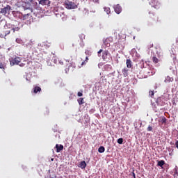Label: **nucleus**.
<instances>
[{"label": "nucleus", "instance_id": "1", "mask_svg": "<svg viewBox=\"0 0 178 178\" xmlns=\"http://www.w3.org/2000/svg\"><path fill=\"white\" fill-rule=\"evenodd\" d=\"M148 17L150 22V26H159L161 24V19L154 13L149 12Z\"/></svg>", "mask_w": 178, "mask_h": 178}, {"label": "nucleus", "instance_id": "2", "mask_svg": "<svg viewBox=\"0 0 178 178\" xmlns=\"http://www.w3.org/2000/svg\"><path fill=\"white\" fill-rule=\"evenodd\" d=\"M20 62H22V58L17 56L10 60V66H15V65H19L21 67H24V66H26V63H27L26 60H24V63H20Z\"/></svg>", "mask_w": 178, "mask_h": 178}, {"label": "nucleus", "instance_id": "3", "mask_svg": "<svg viewBox=\"0 0 178 178\" xmlns=\"http://www.w3.org/2000/svg\"><path fill=\"white\" fill-rule=\"evenodd\" d=\"M64 6L66 9H77V5L73 1L65 0L64 2Z\"/></svg>", "mask_w": 178, "mask_h": 178}, {"label": "nucleus", "instance_id": "4", "mask_svg": "<svg viewBox=\"0 0 178 178\" xmlns=\"http://www.w3.org/2000/svg\"><path fill=\"white\" fill-rule=\"evenodd\" d=\"M157 106H165L166 104V99L163 97H158L156 100Z\"/></svg>", "mask_w": 178, "mask_h": 178}, {"label": "nucleus", "instance_id": "5", "mask_svg": "<svg viewBox=\"0 0 178 178\" xmlns=\"http://www.w3.org/2000/svg\"><path fill=\"white\" fill-rule=\"evenodd\" d=\"M10 10H12V7H10L9 5H7L6 7L1 8L0 13L2 15H10Z\"/></svg>", "mask_w": 178, "mask_h": 178}, {"label": "nucleus", "instance_id": "6", "mask_svg": "<svg viewBox=\"0 0 178 178\" xmlns=\"http://www.w3.org/2000/svg\"><path fill=\"white\" fill-rule=\"evenodd\" d=\"M74 70V65L72 63H68L65 66V72H73Z\"/></svg>", "mask_w": 178, "mask_h": 178}, {"label": "nucleus", "instance_id": "7", "mask_svg": "<svg viewBox=\"0 0 178 178\" xmlns=\"http://www.w3.org/2000/svg\"><path fill=\"white\" fill-rule=\"evenodd\" d=\"M113 8H114L115 13H117L118 15H119L120 13H122V6H120V5L117 4L113 6Z\"/></svg>", "mask_w": 178, "mask_h": 178}, {"label": "nucleus", "instance_id": "8", "mask_svg": "<svg viewBox=\"0 0 178 178\" xmlns=\"http://www.w3.org/2000/svg\"><path fill=\"white\" fill-rule=\"evenodd\" d=\"M108 55H109V51L108 50H105L102 56L103 60H108Z\"/></svg>", "mask_w": 178, "mask_h": 178}, {"label": "nucleus", "instance_id": "9", "mask_svg": "<svg viewBox=\"0 0 178 178\" xmlns=\"http://www.w3.org/2000/svg\"><path fill=\"white\" fill-rule=\"evenodd\" d=\"M40 5H42V6L45 5H49L51 3V1L49 0H40L39 1Z\"/></svg>", "mask_w": 178, "mask_h": 178}, {"label": "nucleus", "instance_id": "10", "mask_svg": "<svg viewBox=\"0 0 178 178\" xmlns=\"http://www.w3.org/2000/svg\"><path fill=\"white\" fill-rule=\"evenodd\" d=\"M79 168H81V169H86V167L87 166V163L85 161H81L80 163L78 165Z\"/></svg>", "mask_w": 178, "mask_h": 178}, {"label": "nucleus", "instance_id": "11", "mask_svg": "<svg viewBox=\"0 0 178 178\" xmlns=\"http://www.w3.org/2000/svg\"><path fill=\"white\" fill-rule=\"evenodd\" d=\"M56 152H60V151H63V145H56Z\"/></svg>", "mask_w": 178, "mask_h": 178}, {"label": "nucleus", "instance_id": "12", "mask_svg": "<svg viewBox=\"0 0 178 178\" xmlns=\"http://www.w3.org/2000/svg\"><path fill=\"white\" fill-rule=\"evenodd\" d=\"M104 45L106 48H109V47H111V43L109 42V39H106L104 40Z\"/></svg>", "mask_w": 178, "mask_h": 178}, {"label": "nucleus", "instance_id": "13", "mask_svg": "<svg viewBox=\"0 0 178 178\" xmlns=\"http://www.w3.org/2000/svg\"><path fill=\"white\" fill-rule=\"evenodd\" d=\"M122 72L124 77H127V76H129V70H127V68L122 69Z\"/></svg>", "mask_w": 178, "mask_h": 178}, {"label": "nucleus", "instance_id": "14", "mask_svg": "<svg viewBox=\"0 0 178 178\" xmlns=\"http://www.w3.org/2000/svg\"><path fill=\"white\" fill-rule=\"evenodd\" d=\"M166 163L165 161H158L157 166H160V168H163V165H165Z\"/></svg>", "mask_w": 178, "mask_h": 178}, {"label": "nucleus", "instance_id": "15", "mask_svg": "<svg viewBox=\"0 0 178 178\" xmlns=\"http://www.w3.org/2000/svg\"><path fill=\"white\" fill-rule=\"evenodd\" d=\"M126 65L128 69H131V66H133V65L131 64V60L130 59H127Z\"/></svg>", "mask_w": 178, "mask_h": 178}, {"label": "nucleus", "instance_id": "16", "mask_svg": "<svg viewBox=\"0 0 178 178\" xmlns=\"http://www.w3.org/2000/svg\"><path fill=\"white\" fill-rule=\"evenodd\" d=\"M154 3H156L154 6H153V7L154 8V9H159V8H161V3H159V2L156 1L155 0H152Z\"/></svg>", "mask_w": 178, "mask_h": 178}, {"label": "nucleus", "instance_id": "17", "mask_svg": "<svg viewBox=\"0 0 178 178\" xmlns=\"http://www.w3.org/2000/svg\"><path fill=\"white\" fill-rule=\"evenodd\" d=\"M37 92H41V88L39 86L33 88V93L37 94Z\"/></svg>", "mask_w": 178, "mask_h": 178}, {"label": "nucleus", "instance_id": "18", "mask_svg": "<svg viewBox=\"0 0 178 178\" xmlns=\"http://www.w3.org/2000/svg\"><path fill=\"white\" fill-rule=\"evenodd\" d=\"M164 81L165 83H172V81H173V78L168 76Z\"/></svg>", "mask_w": 178, "mask_h": 178}, {"label": "nucleus", "instance_id": "19", "mask_svg": "<svg viewBox=\"0 0 178 178\" xmlns=\"http://www.w3.org/2000/svg\"><path fill=\"white\" fill-rule=\"evenodd\" d=\"M77 102L79 105H83L84 104V98L80 97L77 99Z\"/></svg>", "mask_w": 178, "mask_h": 178}, {"label": "nucleus", "instance_id": "20", "mask_svg": "<svg viewBox=\"0 0 178 178\" xmlns=\"http://www.w3.org/2000/svg\"><path fill=\"white\" fill-rule=\"evenodd\" d=\"M98 152H99L100 154H103V152H105V147L104 146H101L100 147H99Z\"/></svg>", "mask_w": 178, "mask_h": 178}, {"label": "nucleus", "instance_id": "21", "mask_svg": "<svg viewBox=\"0 0 178 178\" xmlns=\"http://www.w3.org/2000/svg\"><path fill=\"white\" fill-rule=\"evenodd\" d=\"M152 62L153 63H158V62H159V59H158V58H156V56H153L152 57Z\"/></svg>", "mask_w": 178, "mask_h": 178}, {"label": "nucleus", "instance_id": "22", "mask_svg": "<svg viewBox=\"0 0 178 178\" xmlns=\"http://www.w3.org/2000/svg\"><path fill=\"white\" fill-rule=\"evenodd\" d=\"M104 12H106V13H107V15H109V13H111V8H108V7H104Z\"/></svg>", "mask_w": 178, "mask_h": 178}, {"label": "nucleus", "instance_id": "23", "mask_svg": "<svg viewBox=\"0 0 178 178\" xmlns=\"http://www.w3.org/2000/svg\"><path fill=\"white\" fill-rule=\"evenodd\" d=\"M153 109L154 111V112H159V110H161L162 108H158V106H156V104L153 105Z\"/></svg>", "mask_w": 178, "mask_h": 178}, {"label": "nucleus", "instance_id": "24", "mask_svg": "<svg viewBox=\"0 0 178 178\" xmlns=\"http://www.w3.org/2000/svg\"><path fill=\"white\" fill-rule=\"evenodd\" d=\"M155 95V92H154V90H150L149 92V95L152 97L154 98V95Z\"/></svg>", "mask_w": 178, "mask_h": 178}, {"label": "nucleus", "instance_id": "25", "mask_svg": "<svg viewBox=\"0 0 178 178\" xmlns=\"http://www.w3.org/2000/svg\"><path fill=\"white\" fill-rule=\"evenodd\" d=\"M16 42L17 44H23V40H22V39H20V38H17L16 39Z\"/></svg>", "mask_w": 178, "mask_h": 178}, {"label": "nucleus", "instance_id": "26", "mask_svg": "<svg viewBox=\"0 0 178 178\" xmlns=\"http://www.w3.org/2000/svg\"><path fill=\"white\" fill-rule=\"evenodd\" d=\"M11 30L13 31V33H15V31H19V30H20V28L15 27V28H13Z\"/></svg>", "mask_w": 178, "mask_h": 178}, {"label": "nucleus", "instance_id": "27", "mask_svg": "<svg viewBox=\"0 0 178 178\" xmlns=\"http://www.w3.org/2000/svg\"><path fill=\"white\" fill-rule=\"evenodd\" d=\"M5 36L6 37V35H9V34H10V30H7L3 31Z\"/></svg>", "mask_w": 178, "mask_h": 178}, {"label": "nucleus", "instance_id": "28", "mask_svg": "<svg viewBox=\"0 0 178 178\" xmlns=\"http://www.w3.org/2000/svg\"><path fill=\"white\" fill-rule=\"evenodd\" d=\"M85 54H86V55H88V56H91V51H90V50H86Z\"/></svg>", "mask_w": 178, "mask_h": 178}, {"label": "nucleus", "instance_id": "29", "mask_svg": "<svg viewBox=\"0 0 178 178\" xmlns=\"http://www.w3.org/2000/svg\"><path fill=\"white\" fill-rule=\"evenodd\" d=\"M118 144H123V138H120L119 139H118Z\"/></svg>", "mask_w": 178, "mask_h": 178}, {"label": "nucleus", "instance_id": "30", "mask_svg": "<svg viewBox=\"0 0 178 178\" xmlns=\"http://www.w3.org/2000/svg\"><path fill=\"white\" fill-rule=\"evenodd\" d=\"M86 62H88V56L86 57V60L85 61L82 62L81 65L83 66V65H86Z\"/></svg>", "mask_w": 178, "mask_h": 178}, {"label": "nucleus", "instance_id": "31", "mask_svg": "<svg viewBox=\"0 0 178 178\" xmlns=\"http://www.w3.org/2000/svg\"><path fill=\"white\" fill-rule=\"evenodd\" d=\"M102 52H104V50L100 49V50H99V51L97 52V55H98L99 57H101V53H102Z\"/></svg>", "mask_w": 178, "mask_h": 178}, {"label": "nucleus", "instance_id": "32", "mask_svg": "<svg viewBox=\"0 0 178 178\" xmlns=\"http://www.w3.org/2000/svg\"><path fill=\"white\" fill-rule=\"evenodd\" d=\"M6 36L5 35V33L3 32V33L0 34V38H5Z\"/></svg>", "mask_w": 178, "mask_h": 178}, {"label": "nucleus", "instance_id": "33", "mask_svg": "<svg viewBox=\"0 0 178 178\" xmlns=\"http://www.w3.org/2000/svg\"><path fill=\"white\" fill-rule=\"evenodd\" d=\"M147 131H152V127H151V125H149L147 129Z\"/></svg>", "mask_w": 178, "mask_h": 178}, {"label": "nucleus", "instance_id": "34", "mask_svg": "<svg viewBox=\"0 0 178 178\" xmlns=\"http://www.w3.org/2000/svg\"><path fill=\"white\" fill-rule=\"evenodd\" d=\"M161 123H166V118L165 117H163L162 119H161Z\"/></svg>", "mask_w": 178, "mask_h": 178}, {"label": "nucleus", "instance_id": "35", "mask_svg": "<svg viewBox=\"0 0 178 178\" xmlns=\"http://www.w3.org/2000/svg\"><path fill=\"white\" fill-rule=\"evenodd\" d=\"M77 95H78L79 97H83V93L81 92H78Z\"/></svg>", "mask_w": 178, "mask_h": 178}, {"label": "nucleus", "instance_id": "36", "mask_svg": "<svg viewBox=\"0 0 178 178\" xmlns=\"http://www.w3.org/2000/svg\"><path fill=\"white\" fill-rule=\"evenodd\" d=\"M3 64L2 63H0V69H3Z\"/></svg>", "mask_w": 178, "mask_h": 178}, {"label": "nucleus", "instance_id": "37", "mask_svg": "<svg viewBox=\"0 0 178 178\" xmlns=\"http://www.w3.org/2000/svg\"><path fill=\"white\" fill-rule=\"evenodd\" d=\"M152 47H154V44H150L149 45V48H152Z\"/></svg>", "mask_w": 178, "mask_h": 178}, {"label": "nucleus", "instance_id": "38", "mask_svg": "<svg viewBox=\"0 0 178 178\" xmlns=\"http://www.w3.org/2000/svg\"><path fill=\"white\" fill-rule=\"evenodd\" d=\"M59 63L60 65H63V61L62 60H60Z\"/></svg>", "mask_w": 178, "mask_h": 178}, {"label": "nucleus", "instance_id": "39", "mask_svg": "<svg viewBox=\"0 0 178 178\" xmlns=\"http://www.w3.org/2000/svg\"><path fill=\"white\" fill-rule=\"evenodd\" d=\"M176 147L178 148V140L175 143Z\"/></svg>", "mask_w": 178, "mask_h": 178}, {"label": "nucleus", "instance_id": "40", "mask_svg": "<svg viewBox=\"0 0 178 178\" xmlns=\"http://www.w3.org/2000/svg\"><path fill=\"white\" fill-rule=\"evenodd\" d=\"M175 173L176 175H178L177 169H175Z\"/></svg>", "mask_w": 178, "mask_h": 178}, {"label": "nucleus", "instance_id": "41", "mask_svg": "<svg viewBox=\"0 0 178 178\" xmlns=\"http://www.w3.org/2000/svg\"><path fill=\"white\" fill-rule=\"evenodd\" d=\"M133 176L134 178H136V174L134 172H133Z\"/></svg>", "mask_w": 178, "mask_h": 178}, {"label": "nucleus", "instance_id": "42", "mask_svg": "<svg viewBox=\"0 0 178 178\" xmlns=\"http://www.w3.org/2000/svg\"><path fill=\"white\" fill-rule=\"evenodd\" d=\"M34 0H29V2H33Z\"/></svg>", "mask_w": 178, "mask_h": 178}, {"label": "nucleus", "instance_id": "43", "mask_svg": "<svg viewBox=\"0 0 178 178\" xmlns=\"http://www.w3.org/2000/svg\"><path fill=\"white\" fill-rule=\"evenodd\" d=\"M51 161H54V159H51Z\"/></svg>", "mask_w": 178, "mask_h": 178}, {"label": "nucleus", "instance_id": "44", "mask_svg": "<svg viewBox=\"0 0 178 178\" xmlns=\"http://www.w3.org/2000/svg\"><path fill=\"white\" fill-rule=\"evenodd\" d=\"M26 16H30V14H27Z\"/></svg>", "mask_w": 178, "mask_h": 178}, {"label": "nucleus", "instance_id": "45", "mask_svg": "<svg viewBox=\"0 0 178 178\" xmlns=\"http://www.w3.org/2000/svg\"><path fill=\"white\" fill-rule=\"evenodd\" d=\"M50 178H56V177L54 176V177H50Z\"/></svg>", "mask_w": 178, "mask_h": 178}]
</instances>
